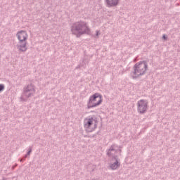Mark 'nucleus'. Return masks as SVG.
Returning <instances> with one entry per match:
<instances>
[{"label": "nucleus", "instance_id": "nucleus-10", "mask_svg": "<svg viewBox=\"0 0 180 180\" xmlns=\"http://www.w3.org/2000/svg\"><path fill=\"white\" fill-rule=\"evenodd\" d=\"M120 0H105L108 8H113L119 5Z\"/></svg>", "mask_w": 180, "mask_h": 180}, {"label": "nucleus", "instance_id": "nucleus-11", "mask_svg": "<svg viewBox=\"0 0 180 180\" xmlns=\"http://www.w3.org/2000/svg\"><path fill=\"white\" fill-rule=\"evenodd\" d=\"M31 153H32V147H30L28 149V152L25 155V158H27V157H29V155H30Z\"/></svg>", "mask_w": 180, "mask_h": 180}, {"label": "nucleus", "instance_id": "nucleus-8", "mask_svg": "<svg viewBox=\"0 0 180 180\" xmlns=\"http://www.w3.org/2000/svg\"><path fill=\"white\" fill-rule=\"evenodd\" d=\"M120 167V159L119 157H114L111 158V163L110 164V167L115 170L117 169Z\"/></svg>", "mask_w": 180, "mask_h": 180}, {"label": "nucleus", "instance_id": "nucleus-13", "mask_svg": "<svg viewBox=\"0 0 180 180\" xmlns=\"http://www.w3.org/2000/svg\"><path fill=\"white\" fill-rule=\"evenodd\" d=\"M162 39H163V40H167L168 37L167 35H165V34H163L162 35Z\"/></svg>", "mask_w": 180, "mask_h": 180}, {"label": "nucleus", "instance_id": "nucleus-6", "mask_svg": "<svg viewBox=\"0 0 180 180\" xmlns=\"http://www.w3.org/2000/svg\"><path fill=\"white\" fill-rule=\"evenodd\" d=\"M137 108L139 113L141 115H143L147 112V109H148V101L147 100H139L137 102Z\"/></svg>", "mask_w": 180, "mask_h": 180}, {"label": "nucleus", "instance_id": "nucleus-16", "mask_svg": "<svg viewBox=\"0 0 180 180\" xmlns=\"http://www.w3.org/2000/svg\"><path fill=\"white\" fill-rule=\"evenodd\" d=\"M26 160V158H25V156L20 160V162L25 161Z\"/></svg>", "mask_w": 180, "mask_h": 180}, {"label": "nucleus", "instance_id": "nucleus-4", "mask_svg": "<svg viewBox=\"0 0 180 180\" xmlns=\"http://www.w3.org/2000/svg\"><path fill=\"white\" fill-rule=\"evenodd\" d=\"M101 103H102V95L99 94V93H96L90 96L87 103V108L88 109H91V108H96V106H99Z\"/></svg>", "mask_w": 180, "mask_h": 180}, {"label": "nucleus", "instance_id": "nucleus-9", "mask_svg": "<svg viewBox=\"0 0 180 180\" xmlns=\"http://www.w3.org/2000/svg\"><path fill=\"white\" fill-rule=\"evenodd\" d=\"M116 153H117V150H116V146L112 145L108 149L107 155H108V157H112V158H113L115 157H117V155H116Z\"/></svg>", "mask_w": 180, "mask_h": 180}, {"label": "nucleus", "instance_id": "nucleus-7", "mask_svg": "<svg viewBox=\"0 0 180 180\" xmlns=\"http://www.w3.org/2000/svg\"><path fill=\"white\" fill-rule=\"evenodd\" d=\"M35 92L34 86L33 84H29L23 89V96L30 98L34 95Z\"/></svg>", "mask_w": 180, "mask_h": 180}, {"label": "nucleus", "instance_id": "nucleus-1", "mask_svg": "<svg viewBox=\"0 0 180 180\" xmlns=\"http://www.w3.org/2000/svg\"><path fill=\"white\" fill-rule=\"evenodd\" d=\"M134 71L131 72V78L132 79H137L143 75H146V72L148 70V63L146 60L140 61L136 63L133 67Z\"/></svg>", "mask_w": 180, "mask_h": 180}, {"label": "nucleus", "instance_id": "nucleus-15", "mask_svg": "<svg viewBox=\"0 0 180 180\" xmlns=\"http://www.w3.org/2000/svg\"><path fill=\"white\" fill-rule=\"evenodd\" d=\"M26 160V158H25V156L20 160V162L25 161Z\"/></svg>", "mask_w": 180, "mask_h": 180}, {"label": "nucleus", "instance_id": "nucleus-14", "mask_svg": "<svg viewBox=\"0 0 180 180\" xmlns=\"http://www.w3.org/2000/svg\"><path fill=\"white\" fill-rule=\"evenodd\" d=\"M26 160V158H25V156L20 160V162L25 161Z\"/></svg>", "mask_w": 180, "mask_h": 180}, {"label": "nucleus", "instance_id": "nucleus-17", "mask_svg": "<svg viewBox=\"0 0 180 180\" xmlns=\"http://www.w3.org/2000/svg\"><path fill=\"white\" fill-rule=\"evenodd\" d=\"M96 36H99V31H96Z\"/></svg>", "mask_w": 180, "mask_h": 180}, {"label": "nucleus", "instance_id": "nucleus-5", "mask_svg": "<svg viewBox=\"0 0 180 180\" xmlns=\"http://www.w3.org/2000/svg\"><path fill=\"white\" fill-rule=\"evenodd\" d=\"M94 122H95V120H94V117L84 119V126L86 131H89V132L94 131V130L96 129V124L94 125Z\"/></svg>", "mask_w": 180, "mask_h": 180}, {"label": "nucleus", "instance_id": "nucleus-2", "mask_svg": "<svg viewBox=\"0 0 180 180\" xmlns=\"http://www.w3.org/2000/svg\"><path fill=\"white\" fill-rule=\"evenodd\" d=\"M71 32L73 34H75L77 37H80L82 34H89V27L86 25V22L79 21L75 22L71 26Z\"/></svg>", "mask_w": 180, "mask_h": 180}, {"label": "nucleus", "instance_id": "nucleus-3", "mask_svg": "<svg viewBox=\"0 0 180 180\" xmlns=\"http://www.w3.org/2000/svg\"><path fill=\"white\" fill-rule=\"evenodd\" d=\"M20 45H17V49L20 51H26L27 48L26 47V40H27V33L25 31H20L16 34Z\"/></svg>", "mask_w": 180, "mask_h": 180}, {"label": "nucleus", "instance_id": "nucleus-12", "mask_svg": "<svg viewBox=\"0 0 180 180\" xmlns=\"http://www.w3.org/2000/svg\"><path fill=\"white\" fill-rule=\"evenodd\" d=\"M5 89V85L0 84V92H2Z\"/></svg>", "mask_w": 180, "mask_h": 180}]
</instances>
